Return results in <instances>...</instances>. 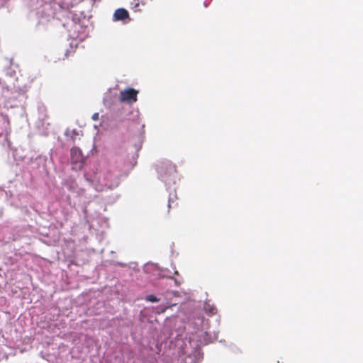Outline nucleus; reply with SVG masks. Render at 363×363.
Wrapping results in <instances>:
<instances>
[{
	"instance_id": "nucleus-1",
	"label": "nucleus",
	"mask_w": 363,
	"mask_h": 363,
	"mask_svg": "<svg viewBox=\"0 0 363 363\" xmlns=\"http://www.w3.org/2000/svg\"><path fill=\"white\" fill-rule=\"evenodd\" d=\"M204 318L198 312L192 313L188 318V323L185 327L187 330L192 333L189 337V340L184 342V345L180 344V340L178 339L177 345L181 347L182 352L184 355H186L184 359L185 363H199L202 359V354L200 351V345L206 344L207 341L200 338L195 341V336L199 334V336L206 335V332L204 331L203 328Z\"/></svg>"
},
{
	"instance_id": "nucleus-2",
	"label": "nucleus",
	"mask_w": 363,
	"mask_h": 363,
	"mask_svg": "<svg viewBox=\"0 0 363 363\" xmlns=\"http://www.w3.org/2000/svg\"><path fill=\"white\" fill-rule=\"evenodd\" d=\"M113 166H96L84 174L85 179L97 191L117 187L121 178Z\"/></svg>"
},
{
	"instance_id": "nucleus-3",
	"label": "nucleus",
	"mask_w": 363,
	"mask_h": 363,
	"mask_svg": "<svg viewBox=\"0 0 363 363\" xmlns=\"http://www.w3.org/2000/svg\"><path fill=\"white\" fill-rule=\"evenodd\" d=\"M158 178L163 182L167 186L170 187L175 184L177 169L176 166L169 160L160 162L157 167Z\"/></svg>"
},
{
	"instance_id": "nucleus-4",
	"label": "nucleus",
	"mask_w": 363,
	"mask_h": 363,
	"mask_svg": "<svg viewBox=\"0 0 363 363\" xmlns=\"http://www.w3.org/2000/svg\"><path fill=\"white\" fill-rule=\"evenodd\" d=\"M138 91L133 88H128L121 91L119 95L120 101L128 104H133L137 101Z\"/></svg>"
},
{
	"instance_id": "nucleus-5",
	"label": "nucleus",
	"mask_w": 363,
	"mask_h": 363,
	"mask_svg": "<svg viewBox=\"0 0 363 363\" xmlns=\"http://www.w3.org/2000/svg\"><path fill=\"white\" fill-rule=\"evenodd\" d=\"M70 154L71 160L72 163L76 165L74 168L81 169L84 162V157L82 154V151L78 147H74L71 149Z\"/></svg>"
},
{
	"instance_id": "nucleus-6",
	"label": "nucleus",
	"mask_w": 363,
	"mask_h": 363,
	"mask_svg": "<svg viewBox=\"0 0 363 363\" xmlns=\"http://www.w3.org/2000/svg\"><path fill=\"white\" fill-rule=\"evenodd\" d=\"M26 91V88L25 86L22 88L18 87V91H16V92H18L17 94L11 91L9 88L6 87L3 89L2 96L7 99H16L18 94H21Z\"/></svg>"
},
{
	"instance_id": "nucleus-7",
	"label": "nucleus",
	"mask_w": 363,
	"mask_h": 363,
	"mask_svg": "<svg viewBox=\"0 0 363 363\" xmlns=\"http://www.w3.org/2000/svg\"><path fill=\"white\" fill-rule=\"evenodd\" d=\"M129 18L128 12L126 9L121 8L115 11L113 16L114 21H123Z\"/></svg>"
},
{
	"instance_id": "nucleus-8",
	"label": "nucleus",
	"mask_w": 363,
	"mask_h": 363,
	"mask_svg": "<svg viewBox=\"0 0 363 363\" xmlns=\"http://www.w3.org/2000/svg\"><path fill=\"white\" fill-rule=\"evenodd\" d=\"M147 0H130V7L134 11H141L140 6H145Z\"/></svg>"
},
{
	"instance_id": "nucleus-9",
	"label": "nucleus",
	"mask_w": 363,
	"mask_h": 363,
	"mask_svg": "<svg viewBox=\"0 0 363 363\" xmlns=\"http://www.w3.org/2000/svg\"><path fill=\"white\" fill-rule=\"evenodd\" d=\"M65 135L74 140L79 133L77 130L67 128L65 132Z\"/></svg>"
},
{
	"instance_id": "nucleus-10",
	"label": "nucleus",
	"mask_w": 363,
	"mask_h": 363,
	"mask_svg": "<svg viewBox=\"0 0 363 363\" xmlns=\"http://www.w3.org/2000/svg\"><path fill=\"white\" fill-rule=\"evenodd\" d=\"M204 311L209 315H213L216 313V308L209 304H206L204 306Z\"/></svg>"
},
{
	"instance_id": "nucleus-11",
	"label": "nucleus",
	"mask_w": 363,
	"mask_h": 363,
	"mask_svg": "<svg viewBox=\"0 0 363 363\" xmlns=\"http://www.w3.org/2000/svg\"><path fill=\"white\" fill-rule=\"evenodd\" d=\"M182 294H184L183 292H180V291H168L167 292V295H166V297L167 298L168 296H174V297H181L182 296Z\"/></svg>"
},
{
	"instance_id": "nucleus-12",
	"label": "nucleus",
	"mask_w": 363,
	"mask_h": 363,
	"mask_svg": "<svg viewBox=\"0 0 363 363\" xmlns=\"http://www.w3.org/2000/svg\"><path fill=\"white\" fill-rule=\"evenodd\" d=\"M145 300L148 301H150V302H157L160 301L159 298H157L154 295H148L145 297Z\"/></svg>"
},
{
	"instance_id": "nucleus-13",
	"label": "nucleus",
	"mask_w": 363,
	"mask_h": 363,
	"mask_svg": "<svg viewBox=\"0 0 363 363\" xmlns=\"http://www.w3.org/2000/svg\"><path fill=\"white\" fill-rule=\"evenodd\" d=\"M6 74L9 77H13L16 74V72L13 69H8L6 70Z\"/></svg>"
},
{
	"instance_id": "nucleus-14",
	"label": "nucleus",
	"mask_w": 363,
	"mask_h": 363,
	"mask_svg": "<svg viewBox=\"0 0 363 363\" xmlns=\"http://www.w3.org/2000/svg\"><path fill=\"white\" fill-rule=\"evenodd\" d=\"M53 15L54 13L51 11H49L48 13H46V20L49 21L53 16Z\"/></svg>"
},
{
	"instance_id": "nucleus-15",
	"label": "nucleus",
	"mask_w": 363,
	"mask_h": 363,
	"mask_svg": "<svg viewBox=\"0 0 363 363\" xmlns=\"http://www.w3.org/2000/svg\"><path fill=\"white\" fill-rule=\"evenodd\" d=\"M99 114L98 113H95L92 115V117L91 118L94 120V121H97L99 119Z\"/></svg>"
},
{
	"instance_id": "nucleus-16",
	"label": "nucleus",
	"mask_w": 363,
	"mask_h": 363,
	"mask_svg": "<svg viewBox=\"0 0 363 363\" xmlns=\"http://www.w3.org/2000/svg\"><path fill=\"white\" fill-rule=\"evenodd\" d=\"M50 4H46L44 5V7H43V9L42 11H44L45 10L46 11L50 10Z\"/></svg>"
},
{
	"instance_id": "nucleus-17",
	"label": "nucleus",
	"mask_w": 363,
	"mask_h": 363,
	"mask_svg": "<svg viewBox=\"0 0 363 363\" xmlns=\"http://www.w3.org/2000/svg\"><path fill=\"white\" fill-rule=\"evenodd\" d=\"M174 197H176V196H172V194H170V196L169 199V204H168L169 208H170V206H171L170 203H171L172 201L173 200Z\"/></svg>"
},
{
	"instance_id": "nucleus-18",
	"label": "nucleus",
	"mask_w": 363,
	"mask_h": 363,
	"mask_svg": "<svg viewBox=\"0 0 363 363\" xmlns=\"http://www.w3.org/2000/svg\"><path fill=\"white\" fill-rule=\"evenodd\" d=\"M169 306H166V307H163L161 310H160V313H163L165 311V310L168 308Z\"/></svg>"
},
{
	"instance_id": "nucleus-19",
	"label": "nucleus",
	"mask_w": 363,
	"mask_h": 363,
	"mask_svg": "<svg viewBox=\"0 0 363 363\" xmlns=\"http://www.w3.org/2000/svg\"><path fill=\"white\" fill-rule=\"evenodd\" d=\"M175 284H176L177 286H179V285L180 284V282H179V281H178L177 280H175Z\"/></svg>"
},
{
	"instance_id": "nucleus-20",
	"label": "nucleus",
	"mask_w": 363,
	"mask_h": 363,
	"mask_svg": "<svg viewBox=\"0 0 363 363\" xmlns=\"http://www.w3.org/2000/svg\"><path fill=\"white\" fill-rule=\"evenodd\" d=\"M182 335L181 334H178V335H177V338H178L179 337H180L182 338Z\"/></svg>"
},
{
	"instance_id": "nucleus-21",
	"label": "nucleus",
	"mask_w": 363,
	"mask_h": 363,
	"mask_svg": "<svg viewBox=\"0 0 363 363\" xmlns=\"http://www.w3.org/2000/svg\"><path fill=\"white\" fill-rule=\"evenodd\" d=\"M174 274H177L178 272L177 270L174 271Z\"/></svg>"
}]
</instances>
